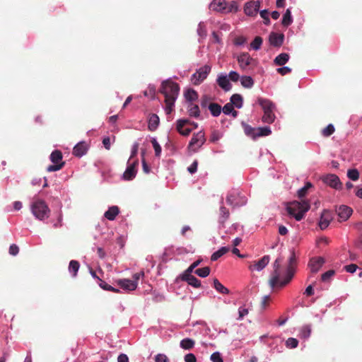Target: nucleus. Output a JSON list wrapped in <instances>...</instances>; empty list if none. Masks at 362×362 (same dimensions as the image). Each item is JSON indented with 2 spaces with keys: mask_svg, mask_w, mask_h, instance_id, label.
I'll use <instances>...</instances> for the list:
<instances>
[{
  "mask_svg": "<svg viewBox=\"0 0 362 362\" xmlns=\"http://www.w3.org/2000/svg\"><path fill=\"white\" fill-rule=\"evenodd\" d=\"M139 164L138 160H136L133 162V163L130 164L124 171L123 174V178L125 180H133L136 175V167Z\"/></svg>",
  "mask_w": 362,
  "mask_h": 362,
  "instance_id": "ddd939ff",
  "label": "nucleus"
},
{
  "mask_svg": "<svg viewBox=\"0 0 362 362\" xmlns=\"http://www.w3.org/2000/svg\"><path fill=\"white\" fill-rule=\"evenodd\" d=\"M307 192L308 190L304 187H303L302 188L298 190V197L299 198H303L307 194Z\"/></svg>",
  "mask_w": 362,
  "mask_h": 362,
  "instance_id": "338daca9",
  "label": "nucleus"
},
{
  "mask_svg": "<svg viewBox=\"0 0 362 362\" xmlns=\"http://www.w3.org/2000/svg\"><path fill=\"white\" fill-rule=\"evenodd\" d=\"M156 362H170L168 356L163 354H158L155 356Z\"/></svg>",
  "mask_w": 362,
  "mask_h": 362,
  "instance_id": "864d4df0",
  "label": "nucleus"
},
{
  "mask_svg": "<svg viewBox=\"0 0 362 362\" xmlns=\"http://www.w3.org/2000/svg\"><path fill=\"white\" fill-rule=\"evenodd\" d=\"M221 204H223V199L221 200ZM229 210L223 205H221L219 208L218 223L220 225H221L222 227H225V223L229 218Z\"/></svg>",
  "mask_w": 362,
  "mask_h": 362,
  "instance_id": "aec40b11",
  "label": "nucleus"
},
{
  "mask_svg": "<svg viewBox=\"0 0 362 362\" xmlns=\"http://www.w3.org/2000/svg\"><path fill=\"white\" fill-rule=\"evenodd\" d=\"M230 250L228 247H222L218 250L214 252L211 257V261H216L221 256L227 253Z\"/></svg>",
  "mask_w": 362,
  "mask_h": 362,
  "instance_id": "473e14b6",
  "label": "nucleus"
},
{
  "mask_svg": "<svg viewBox=\"0 0 362 362\" xmlns=\"http://www.w3.org/2000/svg\"><path fill=\"white\" fill-rule=\"evenodd\" d=\"M19 252V248L16 244H12L9 247V254L11 255H16Z\"/></svg>",
  "mask_w": 362,
  "mask_h": 362,
  "instance_id": "680f3d73",
  "label": "nucleus"
},
{
  "mask_svg": "<svg viewBox=\"0 0 362 362\" xmlns=\"http://www.w3.org/2000/svg\"><path fill=\"white\" fill-rule=\"evenodd\" d=\"M185 362H196L197 358L194 354H187L185 356Z\"/></svg>",
  "mask_w": 362,
  "mask_h": 362,
  "instance_id": "e2e57ef3",
  "label": "nucleus"
},
{
  "mask_svg": "<svg viewBox=\"0 0 362 362\" xmlns=\"http://www.w3.org/2000/svg\"><path fill=\"white\" fill-rule=\"evenodd\" d=\"M209 110L214 117H218L221 112V106L218 103H211L209 104Z\"/></svg>",
  "mask_w": 362,
  "mask_h": 362,
  "instance_id": "7c9ffc66",
  "label": "nucleus"
},
{
  "mask_svg": "<svg viewBox=\"0 0 362 362\" xmlns=\"http://www.w3.org/2000/svg\"><path fill=\"white\" fill-rule=\"evenodd\" d=\"M347 177L353 181H356L359 178V173L356 169H350L347 172Z\"/></svg>",
  "mask_w": 362,
  "mask_h": 362,
  "instance_id": "a18cd8bd",
  "label": "nucleus"
},
{
  "mask_svg": "<svg viewBox=\"0 0 362 362\" xmlns=\"http://www.w3.org/2000/svg\"><path fill=\"white\" fill-rule=\"evenodd\" d=\"M185 98L187 102L192 103L193 101L198 99V93L194 89L190 88L185 93Z\"/></svg>",
  "mask_w": 362,
  "mask_h": 362,
  "instance_id": "cd10ccee",
  "label": "nucleus"
},
{
  "mask_svg": "<svg viewBox=\"0 0 362 362\" xmlns=\"http://www.w3.org/2000/svg\"><path fill=\"white\" fill-rule=\"evenodd\" d=\"M229 78L232 81H234V82H236L239 80V78H240V76L239 74L236 72V71H230L229 73Z\"/></svg>",
  "mask_w": 362,
  "mask_h": 362,
  "instance_id": "0e129e2a",
  "label": "nucleus"
},
{
  "mask_svg": "<svg viewBox=\"0 0 362 362\" xmlns=\"http://www.w3.org/2000/svg\"><path fill=\"white\" fill-rule=\"evenodd\" d=\"M188 124H189V120H188V119H178L177 121V126H176V129H177V132L180 134V132H182L184 129H183L184 127Z\"/></svg>",
  "mask_w": 362,
  "mask_h": 362,
  "instance_id": "09e8293b",
  "label": "nucleus"
},
{
  "mask_svg": "<svg viewBox=\"0 0 362 362\" xmlns=\"http://www.w3.org/2000/svg\"><path fill=\"white\" fill-rule=\"evenodd\" d=\"M214 288L221 293H229V290L226 288L217 279H214Z\"/></svg>",
  "mask_w": 362,
  "mask_h": 362,
  "instance_id": "f704fd0d",
  "label": "nucleus"
},
{
  "mask_svg": "<svg viewBox=\"0 0 362 362\" xmlns=\"http://www.w3.org/2000/svg\"><path fill=\"white\" fill-rule=\"evenodd\" d=\"M210 268L209 267H205L203 268L197 269L194 271V273L200 277L204 278L209 275L210 274Z\"/></svg>",
  "mask_w": 362,
  "mask_h": 362,
  "instance_id": "ea45409f",
  "label": "nucleus"
},
{
  "mask_svg": "<svg viewBox=\"0 0 362 362\" xmlns=\"http://www.w3.org/2000/svg\"><path fill=\"white\" fill-rule=\"evenodd\" d=\"M206 141L205 134L202 131L194 134L189 144L188 148L197 151Z\"/></svg>",
  "mask_w": 362,
  "mask_h": 362,
  "instance_id": "1a4fd4ad",
  "label": "nucleus"
},
{
  "mask_svg": "<svg viewBox=\"0 0 362 362\" xmlns=\"http://www.w3.org/2000/svg\"><path fill=\"white\" fill-rule=\"evenodd\" d=\"M187 108L189 116L194 117L196 118L199 117L200 111L199 106L197 105H193L192 103H189L188 105Z\"/></svg>",
  "mask_w": 362,
  "mask_h": 362,
  "instance_id": "c9c22d12",
  "label": "nucleus"
},
{
  "mask_svg": "<svg viewBox=\"0 0 362 362\" xmlns=\"http://www.w3.org/2000/svg\"><path fill=\"white\" fill-rule=\"evenodd\" d=\"M210 71L211 66L209 65H204L197 69L192 76L191 80L192 83L195 86L199 85L204 79L206 78Z\"/></svg>",
  "mask_w": 362,
  "mask_h": 362,
  "instance_id": "6e6552de",
  "label": "nucleus"
},
{
  "mask_svg": "<svg viewBox=\"0 0 362 362\" xmlns=\"http://www.w3.org/2000/svg\"><path fill=\"white\" fill-rule=\"evenodd\" d=\"M257 102L264 111L262 121L268 124L274 122L275 119V115L273 112L274 104L269 100L262 98H258Z\"/></svg>",
  "mask_w": 362,
  "mask_h": 362,
  "instance_id": "39448f33",
  "label": "nucleus"
},
{
  "mask_svg": "<svg viewBox=\"0 0 362 362\" xmlns=\"http://www.w3.org/2000/svg\"><path fill=\"white\" fill-rule=\"evenodd\" d=\"M118 362H129L128 356L124 354H121L117 358Z\"/></svg>",
  "mask_w": 362,
  "mask_h": 362,
  "instance_id": "774afa93",
  "label": "nucleus"
},
{
  "mask_svg": "<svg viewBox=\"0 0 362 362\" xmlns=\"http://www.w3.org/2000/svg\"><path fill=\"white\" fill-rule=\"evenodd\" d=\"M210 9L216 11H222L226 8L225 0H213L210 4Z\"/></svg>",
  "mask_w": 362,
  "mask_h": 362,
  "instance_id": "a878e982",
  "label": "nucleus"
},
{
  "mask_svg": "<svg viewBox=\"0 0 362 362\" xmlns=\"http://www.w3.org/2000/svg\"><path fill=\"white\" fill-rule=\"evenodd\" d=\"M281 261L282 259L281 258H277L273 264L274 271L269 280V284L272 288L284 287L291 281L296 272L297 259L293 250L291 251L288 264L286 270V275L283 280H280L281 274L279 272Z\"/></svg>",
  "mask_w": 362,
  "mask_h": 362,
  "instance_id": "f257e3e1",
  "label": "nucleus"
},
{
  "mask_svg": "<svg viewBox=\"0 0 362 362\" xmlns=\"http://www.w3.org/2000/svg\"><path fill=\"white\" fill-rule=\"evenodd\" d=\"M335 131L334 127L333 124H329L325 128L322 130V134L324 136L327 137L331 136Z\"/></svg>",
  "mask_w": 362,
  "mask_h": 362,
  "instance_id": "c03bdc74",
  "label": "nucleus"
},
{
  "mask_svg": "<svg viewBox=\"0 0 362 362\" xmlns=\"http://www.w3.org/2000/svg\"><path fill=\"white\" fill-rule=\"evenodd\" d=\"M310 203L307 200H302L301 202L293 201L287 204L286 211L296 221H300L304 218L305 213L310 209Z\"/></svg>",
  "mask_w": 362,
  "mask_h": 362,
  "instance_id": "7ed1b4c3",
  "label": "nucleus"
},
{
  "mask_svg": "<svg viewBox=\"0 0 362 362\" xmlns=\"http://www.w3.org/2000/svg\"><path fill=\"white\" fill-rule=\"evenodd\" d=\"M239 317L238 320H241L245 315L248 314V310L245 308L240 307L238 310Z\"/></svg>",
  "mask_w": 362,
  "mask_h": 362,
  "instance_id": "13d9d810",
  "label": "nucleus"
},
{
  "mask_svg": "<svg viewBox=\"0 0 362 362\" xmlns=\"http://www.w3.org/2000/svg\"><path fill=\"white\" fill-rule=\"evenodd\" d=\"M276 71L282 76L286 75L291 72V69L288 66L278 68Z\"/></svg>",
  "mask_w": 362,
  "mask_h": 362,
  "instance_id": "6e6d98bb",
  "label": "nucleus"
},
{
  "mask_svg": "<svg viewBox=\"0 0 362 362\" xmlns=\"http://www.w3.org/2000/svg\"><path fill=\"white\" fill-rule=\"evenodd\" d=\"M226 203L233 208L242 206L247 203V198L238 189H232L226 197Z\"/></svg>",
  "mask_w": 362,
  "mask_h": 362,
  "instance_id": "423d86ee",
  "label": "nucleus"
},
{
  "mask_svg": "<svg viewBox=\"0 0 362 362\" xmlns=\"http://www.w3.org/2000/svg\"><path fill=\"white\" fill-rule=\"evenodd\" d=\"M260 7V1H249L245 4L244 12L247 16H255L257 14V12Z\"/></svg>",
  "mask_w": 362,
  "mask_h": 362,
  "instance_id": "f8f14e48",
  "label": "nucleus"
},
{
  "mask_svg": "<svg viewBox=\"0 0 362 362\" xmlns=\"http://www.w3.org/2000/svg\"><path fill=\"white\" fill-rule=\"evenodd\" d=\"M92 277L94 278L96 280V281L98 284V285L100 286V287L103 288L104 290L112 291V292H115V293H119V289L113 288L110 285H108L105 281L100 279L96 276L95 272H93V270H92Z\"/></svg>",
  "mask_w": 362,
  "mask_h": 362,
  "instance_id": "4be33fe9",
  "label": "nucleus"
},
{
  "mask_svg": "<svg viewBox=\"0 0 362 362\" xmlns=\"http://www.w3.org/2000/svg\"><path fill=\"white\" fill-rule=\"evenodd\" d=\"M298 341L295 338H288L286 341V345L288 348L294 349L298 346Z\"/></svg>",
  "mask_w": 362,
  "mask_h": 362,
  "instance_id": "8fccbe9b",
  "label": "nucleus"
},
{
  "mask_svg": "<svg viewBox=\"0 0 362 362\" xmlns=\"http://www.w3.org/2000/svg\"><path fill=\"white\" fill-rule=\"evenodd\" d=\"M195 344V341L189 338H185L181 340L180 341V347L185 350H190L192 349Z\"/></svg>",
  "mask_w": 362,
  "mask_h": 362,
  "instance_id": "2f4dec72",
  "label": "nucleus"
},
{
  "mask_svg": "<svg viewBox=\"0 0 362 362\" xmlns=\"http://www.w3.org/2000/svg\"><path fill=\"white\" fill-rule=\"evenodd\" d=\"M151 143L155 151V156L159 157L161 153V147L155 138L151 139Z\"/></svg>",
  "mask_w": 362,
  "mask_h": 362,
  "instance_id": "49530a36",
  "label": "nucleus"
},
{
  "mask_svg": "<svg viewBox=\"0 0 362 362\" xmlns=\"http://www.w3.org/2000/svg\"><path fill=\"white\" fill-rule=\"evenodd\" d=\"M180 278L182 281L187 282V284L194 288H199L201 286V281L192 274H182Z\"/></svg>",
  "mask_w": 362,
  "mask_h": 362,
  "instance_id": "f3484780",
  "label": "nucleus"
},
{
  "mask_svg": "<svg viewBox=\"0 0 362 362\" xmlns=\"http://www.w3.org/2000/svg\"><path fill=\"white\" fill-rule=\"evenodd\" d=\"M284 34H278L276 33H271L269 36V40L270 44L274 47H281L284 42Z\"/></svg>",
  "mask_w": 362,
  "mask_h": 362,
  "instance_id": "a211bd4d",
  "label": "nucleus"
},
{
  "mask_svg": "<svg viewBox=\"0 0 362 362\" xmlns=\"http://www.w3.org/2000/svg\"><path fill=\"white\" fill-rule=\"evenodd\" d=\"M217 83L225 91H228L231 89V84L229 79L226 76L221 75L217 78Z\"/></svg>",
  "mask_w": 362,
  "mask_h": 362,
  "instance_id": "5701e85b",
  "label": "nucleus"
},
{
  "mask_svg": "<svg viewBox=\"0 0 362 362\" xmlns=\"http://www.w3.org/2000/svg\"><path fill=\"white\" fill-rule=\"evenodd\" d=\"M356 227L360 232V235L356 241L355 245L358 248H362V222L356 223Z\"/></svg>",
  "mask_w": 362,
  "mask_h": 362,
  "instance_id": "a19ab883",
  "label": "nucleus"
},
{
  "mask_svg": "<svg viewBox=\"0 0 362 362\" xmlns=\"http://www.w3.org/2000/svg\"><path fill=\"white\" fill-rule=\"evenodd\" d=\"M202 259H198L194 262L182 274H192L193 270L199 265Z\"/></svg>",
  "mask_w": 362,
  "mask_h": 362,
  "instance_id": "3c124183",
  "label": "nucleus"
},
{
  "mask_svg": "<svg viewBox=\"0 0 362 362\" xmlns=\"http://www.w3.org/2000/svg\"><path fill=\"white\" fill-rule=\"evenodd\" d=\"M353 210L349 206L341 205L337 209V213L341 221H345L352 214Z\"/></svg>",
  "mask_w": 362,
  "mask_h": 362,
  "instance_id": "4468645a",
  "label": "nucleus"
},
{
  "mask_svg": "<svg viewBox=\"0 0 362 362\" xmlns=\"http://www.w3.org/2000/svg\"><path fill=\"white\" fill-rule=\"evenodd\" d=\"M292 22H293V18L291 16V11L290 8H288L286 11V13L283 16L281 24L285 27H288V25H290L292 23Z\"/></svg>",
  "mask_w": 362,
  "mask_h": 362,
  "instance_id": "72a5a7b5",
  "label": "nucleus"
},
{
  "mask_svg": "<svg viewBox=\"0 0 362 362\" xmlns=\"http://www.w3.org/2000/svg\"><path fill=\"white\" fill-rule=\"evenodd\" d=\"M88 150V144L85 141H81L74 146L73 154L77 157H81L87 153Z\"/></svg>",
  "mask_w": 362,
  "mask_h": 362,
  "instance_id": "6ab92c4d",
  "label": "nucleus"
},
{
  "mask_svg": "<svg viewBox=\"0 0 362 362\" xmlns=\"http://www.w3.org/2000/svg\"><path fill=\"white\" fill-rule=\"evenodd\" d=\"M159 117L156 114H151L148 117V129L151 132L155 131L159 124Z\"/></svg>",
  "mask_w": 362,
  "mask_h": 362,
  "instance_id": "b1692460",
  "label": "nucleus"
},
{
  "mask_svg": "<svg viewBox=\"0 0 362 362\" xmlns=\"http://www.w3.org/2000/svg\"><path fill=\"white\" fill-rule=\"evenodd\" d=\"M30 209L35 217L42 221L49 217L50 210L46 202L42 199H36L33 202Z\"/></svg>",
  "mask_w": 362,
  "mask_h": 362,
  "instance_id": "20e7f679",
  "label": "nucleus"
},
{
  "mask_svg": "<svg viewBox=\"0 0 362 362\" xmlns=\"http://www.w3.org/2000/svg\"><path fill=\"white\" fill-rule=\"evenodd\" d=\"M210 359L212 362H223L219 352H214L211 355Z\"/></svg>",
  "mask_w": 362,
  "mask_h": 362,
  "instance_id": "603ef678",
  "label": "nucleus"
},
{
  "mask_svg": "<svg viewBox=\"0 0 362 362\" xmlns=\"http://www.w3.org/2000/svg\"><path fill=\"white\" fill-rule=\"evenodd\" d=\"M262 38L259 36H257L255 37L253 41L251 42L250 46L255 50H258L260 49L261 45L262 44Z\"/></svg>",
  "mask_w": 362,
  "mask_h": 362,
  "instance_id": "79ce46f5",
  "label": "nucleus"
},
{
  "mask_svg": "<svg viewBox=\"0 0 362 362\" xmlns=\"http://www.w3.org/2000/svg\"><path fill=\"white\" fill-rule=\"evenodd\" d=\"M289 59V55L287 53H281L274 59V64L277 66L284 65Z\"/></svg>",
  "mask_w": 362,
  "mask_h": 362,
  "instance_id": "c756f323",
  "label": "nucleus"
},
{
  "mask_svg": "<svg viewBox=\"0 0 362 362\" xmlns=\"http://www.w3.org/2000/svg\"><path fill=\"white\" fill-rule=\"evenodd\" d=\"M234 109V107L233 106V104H230V103H226L223 107V112L226 115L230 114L231 112H233V110Z\"/></svg>",
  "mask_w": 362,
  "mask_h": 362,
  "instance_id": "5fc2aeb1",
  "label": "nucleus"
},
{
  "mask_svg": "<svg viewBox=\"0 0 362 362\" xmlns=\"http://www.w3.org/2000/svg\"><path fill=\"white\" fill-rule=\"evenodd\" d=\"M117 284L123 289L129 291H134L137 287V283L135 281H131L128 279H119Z\"/></svg>",
  "mask_w": 362,
  "mask_h": 362,
  "instance_id": "dca6fc26",
  "label": "nucleus"
},
{
  "mask_svg": "<svg viewBox=\"0 0 362 362\" xmlns=\"http://www.w3.org/2000/svg\"><path fill=\"white\" fill-rule=\"evenodd\" d=\"M272 133V131L269 127H259L256 129V132L254 133V136H268Z\"/></svg>",
  "mask_w": 362,
  "mask_h": 362,
  "instance_id": "4c0bfd02",
  "label": "nucleus"
},
{
  "mask_svg": "<svg viewBox=\"0 0 362 362\" xmlns=\"http://www.w3.org/2000/svg\"><path fill=\"white\" fill-rule=\"evenodd\" d=\"M358 268V266L355 264H351L344 267L345 270L349 273H354Z\"/></svg>",
  "mask_w": 362,
  "mask_h": 362,
  "instance_id": "052dcab7",
  "label": "nucleus"
},
{
  "mask_svg": "<svg viewBox=\"0 0 362 362\" xmlns=\"http://www.w3.org/2000/svg\"><path fill=\"white\" fill-rule=\"evenodd\" d=\"M179 91L180 87L177 83L171 80H166L162 82L160 93L165 97V111L167 115L173 112L175 102L179 95Z\"/></svg>",
  "mask_w": 362,
  "mask_h": 362,
  "instance_id": "f03ea898",
  "label": "nucleus"
},
{
  "mask_svg": "<svg viewBox=\"0 0 362 362\" xmlns=\"http://www.w3.org/2000/svg\"><path fill=\"white\" fill-rule=\"evenodd\" d=\"M325 263V259L322 257H313L310 259L309 262V267H310V271L313 273H317L322 266Z\"/></svg>",
  "mask_w": 362,
  "mask_h": 362,
  "instance_id": "2eb2a0df",
  "label": "nucleus"
},
{
  "mask_svg": "<svg viewBox=\"0 0 362 362\" xmlns=\"http://www.w3.org/2000/svg\"><path fill=\"white\" fill-rule=\"evenodd\" d=\"M79 262L76 260H71L69 265V272L73 276H76L79 269Z\"/></svg>",
  "mask_w": 362,
  "mask_h": 362,
  "instance_id": "e433bc0d",
  "label": "nucleus"
},
{
  "mask_svg": "<svg viewBox=\"0 0 362 362\" xmlns=\"http://www.w3.org/2000/svg\"><path fill=\"white\" fill-rule=\"evenodd\" d=\"M311 333V326L310 325H304L300 330L301 337L306 339L308 338Z\"/></svg>",
  "mask_w": 362,
  "mask_h": 362,
  "instance_id": "37998d69",
  "label": "nucleus"
},
{
  "mask_svg": "<svg viewBox=\"0 0 362 362\" xmlns=\"http://www.w3.org/2000/svg\"><path fill=\"white\" fill-rule=\"evenodd\" d=\"M321 179L324 183L335 189H340L342 187V183L341 182L339 177L335 174H327L323 175Z\"/></svg>",
  "mask_w": 362,
  "mask_h": 362,
  "instance_id": "9d476101",
  "label": "nucleus"
},
{
  "mask_svg": "<svg viewBox=\"0 0 362 362\" xmlns=\"http://www.w3.org/2000/svg\"><path fill=\"white\" fill-rule=\"evenodd\" d=\"M119 212V208L117 206H112L108 209L107 211H105L104 216L105 217L110 220L113 221L115 219L116 216L118 215Z\"/></svg>",
  "mask_w": 362,
  "mask_h": 362,
  "instance_id": "bb28decb",
  "label": "nucleus"
},
{
  "mask_svg": "<svg viewBox=\"0 0 362 362\" xmlns=\"http://www.w3.org/2000/svg\"><path fill=\"white\" fill-rule=\"evenodd\" d=\"M211 97H209V95H202V98H201V105L202 107H206L209 101L211 100Z\"/></svg>",
  "mask_w": 362,
  "mask_h": 362,
  "instance_id": "4d7b16f0",
  "label": "nucleus"
},
{
  "mask_svg": "<svg viewBox=\"0 0 362 362\" xmlns=\"http://www.w3.org/2000/svg\"><path fill=\"white\" fill-rule=\"evenodd\" d=\"M270 301V297L269 296H264L262 298V302H261V307L262 309H265L269 304Z\"/></svg>",
  "mask_w": 362,
  "mask_h": 362,
  "instance_id": "bf43d9fd",
  "label": "nucleus"
},
{
  "mask_svg": "<svg viewBox=\"0 0 362 362\" xmlns=\"http://www.w3.org/2000/svg\"><path fill=\"white\" fill-rule=\"evenodd\" d=\"M50 160L54 163L49 165L47 168V172H54L61 170L64 165V162H62V153L59 150H54L50 155Z\"/></svg>",
  "mask_w": 362,
  "mask_h": 362,
  "instance_id": "0eeeda50",
  "label": "nucleus"
},
{
  "mask_svg": "<svg viewBox=\"0 0 362 362\" xmlns=\"http://www.w3.org/2000/svg\"><path fill=\"white\" fill-rule=\"evenodd\" d=\"M238 62L242 69H247L250 66H253L256 63V61L247 52L240 54L238 57Z\"/></svg>",
  "mask_w": 362,
  "mask_h": 362,
  "instance_id": "9b49d317",
  "label": "nucleus"
},
{
  "mask_svg": "<svg viewBox=\"0 0 362 362\" xmlns=\"http://www.w3.org/2000/svg\"><path fill=\"white\" fill-rule=\"evenodd\" d=\"M270 258L269 255H264L257 262H255L253 267L257 271L263 269L269 262Z\"/></svg>",
  "mask_w": 362,
  "mask_h": 362,
  "instance_id": "393cba45",
  "label": "nucleus"
},
{
  "mask_svg": "<svg viewBox=\"0 0 362 362\" xmlns=\"http://www.w3.org/2000/svg\"><path fill=\"white\" fill-rule=\"evenodd\" d=\"M198 162L194 160L191 165L188 168V171L192 174L194 173L197 170Z\"/></svg>",
  "mask_w": 362,
  "mask_h": 362,
  "instance_id": "69168bd1",
  "label": "nucleus"
},
{
  "mask_svg": "<svg viewBox=\"0 0 362 362\" xmlns=\"http://www.w3.org/2000/svg\"><path fill=\"white\" fill-rule=\"evenodd\" d=\"M230 104H233V107L237 108H241L243 107V97L241 95L235 93L230 97Z\"/></svg>",
  "mask_w": 362,
  "mask_h": 362,
  "instance_id": "c85d7f7f",
  "label": "nucleus"
},
{
  "mask_svg": "<svg viewBox=\"0 0 362 362\" xmlns=\"http://www.w3.org/2000/svg\"><path fill=\"white\" fill-rule=\"evenodd\" d=\"M335 274V271L333 269L328 270L325 272L321 276V280L324 282L328 281Z\"/></svg>",
  "mask_w": 362,
  "mask_h": 362,
  "instance_id": "de8ad7c7",
  "label": "nucleus"
},
{
  "mask_svg": "<svg viewBox=\"0 0 362 362\" xmlns=\"http://www.w3.org/2000/svg\"><path fill=\"white\" fill-rule=\"evenodd\" d=\"M332 220V216L328 211H324L321 215L319 226L322 230L327 228Z\"/></svg>",
  "mask_w": 362,
  "mask_h": 362,
  "instance_id": "412c9836",
  "label": "nucleus"
},
{
  "mask_svg": "<svg viewBox=\"0 0 362 362\" xmlns=\"http://www.w3.org/2000/svg\"><path fill=\"white\" fill-rule=\"evenodd\" d=\"M254 84L253 79L250 76H245L241 78V85L245 88H251Z\"/></svg>",
  "mask_w": 362,
  "mask_h": 362,
  "instance_id": "58836bf2",
  "label": "nucleus"
}]
</instances>
